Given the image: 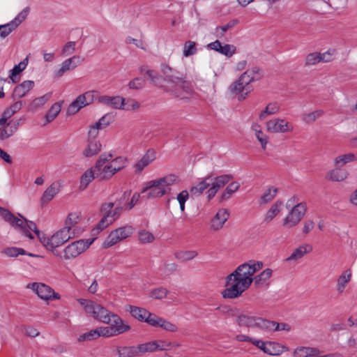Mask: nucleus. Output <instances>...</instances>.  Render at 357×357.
Listing matches in <instances>:
<instances>
[{
	"instance_id": "obj_49",
	"label": "nucleus",
	"mask_w": 357,
	"mask_h": 357,
	"mask_svg": "<svg viewBox=\"0 0 357 357\" xmlns=\"http://www.w3.org/2000/svg\"><path fill=\"white\" fill-rule=\"evenodd\" d=\"M27 61L28 59L26 58L24 61L19 63L18 65H15L14 68L10 70L9 78L13 83H16L19 81L16 79V75L25 69L27 65Z\"/></svg>"
},
{
	"instance_id": "obj_16",
	"label": "nucleus",
	"mask_w": 357,
	"mask_h": 357,
	"mask_svg": "<svg viewBox=\"0 0 357 357\" xmlns=\"http://www.w3.org/2000/svg\"><path fill=\"white\" fill-rule=\"evenodd\" d=\"M109 321L104 324L110 325L116 335L123 334L131 329L128 323L123 320L118 314L111 312L109 316Z\"/></svg>"
},
{
	"instance_id": "obj_50",
	"label": "nucleus",
	"mask_w": 357,
	"mask_h": 357,
	"mask_svg": "<svg viewBox=\"0 0 357 357\" xmlns=\"http://www.w3.org/2000/svg\"><path fill=\"white\" fill-rule=\"evenodd\" d=\"M52 97V93L49 92L40 97L35 98L30 104L31 109H37L43 106Z\"/></svg>"
},
{
	"instance_id": "obj_64",
	"label": "nucleus",
	"mask_w": 357,
	"mask_h": 357,
	"mask_svg": "<svg viewBox=\"0 0 357 357\" xmlns=\"http://www.w3.org/2000/svg\"><path fill=\"white\" fill-rule=\"evenodd\" d=\"M145 83V80L142 77H135L130 81L128 86L131 89H141L144 86Z\"/></svg>"
},
{
	"instance_id": "obj_40",
	"label": "nucleus",
	"mask_w": 357,
	"mask_h": 357,
	"mask_svg": "<svg viewBox=\"0 0 357 357\" xmlns=\"http://www.w3.org/2000/svg\"><path fill=\"white\" fill-rule=\"evenodd\" d=\"M240 186V183L238 182L230 183L220 195V202H224L229 199L231 197L232 194L239 189Z\"/></svg>"
},
{
	"instance_id": "obj_22",
	"label": "nucleus",
	"mask_w": 357,
	"mask_h": 357,
	"mask_svg": "<svg viewBox=\"0 0 357 357\" xmlns=\"http://www.w3.org/2000/svg\"><path fill=\"white\" fill-rule=\"evenodd\" d=\"M208 47L228 57H231L236 52L235 46L229 44L222 45V43L218 40L209 43Z\"/></svg>"
},
{
	"instance_id": "obj_38",
	"label": "nucleus",
	"mask_w": 357,
	"mask_h": 357,
	"mask_svg": "<svg viewBox=\"0 0 357 357\" xmlns=\"http://www.w3.org/2000/svg\"><path fill=\"white\" fill-rule=\"evenodd\" d=\"M284 347L277 342H266L264 353L271 356H278L283 352Z\"/></svg>"
},
{
	"instance_id": "obj_30",
	"label": "nucleus",
	"mask_w": 357,
	"mask_h": 357,
	"mask_svg": "<svg viewBox=\"0 0 357 357\" xmlns=\"http://www.w3.org/2000/svg\"><path fill=\"white\" fill-rule=\"evenodd\" d=\"M0 215L13 227L17 228V226H21L22 224L20 218L15 216L9 210L5 208L0 207Z\"/></svg>"
},
{
	"instance_id": "obj_29",
	"label": "nucleus",
	"mask_w": 357,
	"mask_h": 357,
	"mask_svg": "<svg viewBox=\"0 0 357 357\" xmlns=\"http://www.w3.org/2000/svg\"><path fill=\"white\" fill-rule=\"evenodd\" d=\"M319 354L318 349L310 347H298L292 353L294 357H312Z\"/></svg>"
},
{
	"instance_id": "obj_27",
	"label": "nucleus",
	"mask_w": 357,
	"mask_h": 357,
	"mask_svg": "<svg viewBox=\"0 0 357 357\" xmlns=\"http://www.w3.org/2000/svg\"><path fill=\"white\" fill-rule=\"evenodd\" d=\"M60 184L57 182L52 183L43 192L40 201L42 204L50 202L60 191Z\"/></svg>"
},
{
	"instance_id": "obj_56",
	"label": "nucleus",
	"mask_w": 357,
	"mask_h": 357,
	"mask_svg": "<svg viewBox=\"0 0 357 357\" xmlns=\"http://www.w3.org/2000/svg\"><path fill=\"white\" fill-rule=\"evenodd\" d=\"M238 21L237 20H233L229 21L227 24L223 26H218L215 28V33L217 36L222 37L225 32H227L229 29L234 27L236 24H237Z\"/></svg>"
},
{
	"instance_id": "obj_63",
	"label": "nucleus",
	"mask_w": 357,
	"mask_h": 357,
	"mask_svg": "<svg viewBox=\"0 0 357 357\" xmlns=\"http://www.w3.org/2000/svg\"><path fill=\"white\" fill-rule=\"evenodd\" d=\"M29 13V8L26 7L24 8L11 22L15 24V26H18L26 18Z\"/></svg>"
},
{
	"instance_id": "obj_57",
	"label": "nucleus",
	"mask_w": 357,
	"mask_h": 357,
	"mask_svg": "<svg viewBox=\"0 0 357 357\" xmlns=\"http://www.w3.org/2000/svg\"><path fill=\"white\" fill-rule=\"evenodd\" d=\"M100 337V333H98V328L91 330L89 332L84 333L79 335L78 337L79 342H83V341H91L96 340Z\"/></svg>"
},
{
	"instance_id": "obj_14",
	"label": "nucleus",
	"mask_w": 357,
	"mask_h": 357,
	"mask_svg": "<svg viewBox=\"0 0 357 357\" xmlns=\"http://www.w3.org/2000/svg\"><path fill=\"white\" fill-rule=\"evenodd\" d=\"M266 130L272 133H286L291 132L294 126L284 119H273L266 123Z\"/></svg>"
},
{
	"instance_id": "obj_48",
	"label": "nucleus",
	"mask_w": 357,
	"mask_h": 357,
	"mask_svg": "<svg viewBox=\"0 0 357 357\" xmlns=\"http://www.w3.org/2000/svg\"><path fill=\"white\" fill-rule=\"evenodd\" d=\"M2 253L5 254L6 256L9 257H16L20 255H27L26 252L20 248L15 247H9L3 250ZM28 255L34 257L35 255L33 254H28Z\"/></svg>"
},
{
	"instance_id": "obj_53",
	"label": "nucleus",
	"mask_w": 357,
	"mask_h": 357,
	"mask_svg": "<svg viewBox=\"0 0 357 357\" xmlns=\"http://www.w3.org/2000/svg\"><path fill=\"white\" fill-rule=\"evenodd\" d=\"M17 27L11 21L7 24L0 25V38H6Z\"/></svg>"
},
{
	"instance_id": "obj_19",
	"label": "nucleus",
	"mask_w": 357,
	"mask_h": 357,
	"mask_svg": "<svg viewBox=\"0 0 357 357\" xmlns=\"http://www.w3.org/2000/svg\"><path fill=\"white\" fill-rule=\"evenodd\" d=\"M84 61L79 55H75L69 59L63 61L61 65V68L55 72V77H61L68 71L75 69L77 66L80 65Z\"/></svg>"
},
{
	"instance_id": "obj_34",
	"label": "nucleus",
	"mask_w": 357,
	"mask_h": 357,
	"mask_svg": "<svg viewBox=\"0 0 357 357\" xmlns=\"http://www.w3.org/2000/svg\"><path fill=\"white\" fill-rule=\"evenodd\" d=\"M351 279V271L347 269L344 271L337 278L336 289L338 293L341 294L344 291L346 286Z\"/></svg>"
},
{
	"instance_id": "obj_2",
	"label": "nucleus",
	"mask_w": 357,
	"mask_h": 357,
	"mask_svg": "<svg viewBox=\"0 0 357 357\" xmlns=\"http://www.w3.org/2000/svg\"><path fill=\"white\" fill-rule=\"evenodd\" d=\"M161 72L164 80L170 84L172 92L181 99L188 98L192 93L190 81L185 80L184 75L166 64L161 65Z\"/></svg>"
},
{
	"instance_id": "obj_25",
	"label": "nucleus",
	"mask_w": 357,
	"mask_h": 357,
	"mask_svg": "<svg viewBox=\"0 0 357 357\" xmlns=\"http://www.w3.org/2000/svg\"><path fill=\"white\" fill-rule=\"evenodd\" d=\"M155 158V151L149 149L143 157L135 165V172L140 173L146 166H148Z\"/></svg>"
},
{
	"instance_id": "obj_13",
	"label": "nucleus",
	"mask_w": 357,
	"mask_h": 357,
	"mask_svg": "<svg viewBox=\"0 0 357 357\" xmlns=\"http://www.w3.org/2000/svg\"><path fill=\"white\" fill-rule=\"evenodd\" d=\"M233 178L234 176L231 174H222L213 178L211 176V178L208 180L211 183V188L206 192L208 201L211 200L218 190Z\"/></svg>"
},
{
	"instance_id": "obj_35",
	"label": "nucleus",
	"mask_w": 357,
	"mask_h": 357,
	"mask_svg": "<svg viewBox=\"0 0 357 357\" xmlns=\"http://www.w3.org/2000/svg\"><path fill=\"white\" fill-rule=\"evenodd\" d=\"M291 330V327L289 324L285 323H278L273 321H269L266 319L265 331H289Z\"/></svg>"
},
{
	"instance_id": "obj_24",
	"label": "nucleus",
	"mask_w": 357,
	"mask_h": 357,
	"mask_svg": "<svg viewBox=\"0 0 357 357\" xmlns=\"http://www.w3.org/2000/svg\"><path fill=\"white\" fill-rule=\"evenodd\" d=\"M211 178V175H208L202 179L201 181L192 185L190 188V193L192 197H197L200 196L204 190H206L211 185L208 181Z\"/></svg>"
},
{
	"instance_id": "obj_52",
	"label": "nucleus",
	"mask_w": 357,
	"mask_h": 357,
	"mask_svg": "<svg viewBox=\"0 0 357 357\" xmlns=\"http://www.w3.org/2000/svg\"><path fill=\"white\" fill-rule=\"evenodd\" d=\"M278 192V189L274 187H271L268 188L264 193L261 197V203L266 204L271 201H272L274 197L276 196Z\"/></svg>"
},
{
	"instance_id": "obj_37",
	"label": "nucleus",
	"mask_w": 357,
	"mask_h": 357,
	"mask_svg": "<svg viewBox=\"0 0 357 357\" xmlns=\"http://www.w3.org/2000/svg\"><path fill=\"white\" fill-rule=\"evenodd\" d=\"M198 253L195 250H181L174 253L176 259L181 262H187L195 258Z\"/></svg>"
},
{
	"instance_id": "obj_31",
	"label": "nucleus",
	"mask_w": 357,
	"mask_h": 357,
	"mask_svg": "<svg viewBox=\"0 0 357 357\" xmlns=\"http://www.w3.org/2000/svg\"><path fill=\"white\" fill-rule=\"evenodd\" d=\"M312 250V246L309 244H303L296 248L286 259L287 261H297L304 257L307 253Z\"/></svg>"
},
{
	"instance_id": "obj_47",
	"label": "nucleus",
	"mask_w": 357,
	"mask_h": 357,
	"mask_svg": "<svg viewBox=\"0 0 357 357\" xmlns=\"http://www.w3.org/2000/svg\"><path fill=\"white\" fill-rule=\"evenodd\" d=\"M222 315L227 317H236L238 319V315L240 314V310L237 307H232L229 305H222L217 307Z\"/></svg>"
},
{
	"instance_id": "obj_54",
	"label": "nucleus",
	"mask_w": 357,
	"mask_h": 357,
	"mask_svg": "<svg viewBox=\"0 0 357 357\" xmlns=\"http://www.w3.org/2000/svg\"><path fill=\"white\" fill-rule=\"evenodd\" d=\"M169 291L163 287H160L152 289L149 293V296L153 299L161 300L167 296Z\"/></svg>"
},
{
	"instance_id": "obj_42",
	"label": "nucleus",
	"mask_w": 357,
	"mask_h": 357,
	"mask_svg": "<svg viewBox=\"0 0 357 357\" xmlns=\"http://www.w3.org/2000/svg\"><path fill=\"white\" fill-rule=\"evenodd\" d=\"M283 202L281 201H277L273 204L269 210L267 211L264 216V221L265 222H270L280 212V206L282 205Z\"/></svg>"
},
{
	"instance_id": "obj_26",
	"label": "nucleus",
	"mask_w": 357,
	"mask_h": 357,
	"mask_svg": "<svg viewBox=\"0 0 357 357\" xmlns=\"http://www.w3.org/2000/svg\"><path fill=\"white\" fill-rule=\"evenodd\" d=\"M348 175L347 171L342 169L339 167H336L335 169L328 172L325 178L331 181L340 182L345 180Z\"/></svg>"
},
{
	"instance_id": "obj_7",
	"label": "nucleus",
	"mask_w": 357,
	"mask_h": 357,
	"mask_svg": "<svg viewBox=\"0 0 357 357\" xmlns=\"http://www.w3.org/2000/svg\"><path fill=\"white\" fill-rule=\"evenodd\" d=\"M93 241L91 239H82L70 243L63 250V259L69 260L78 257L89 248Z\"/></svg>"
},
{
	"instance_id": "obj_39",
	"label": "nucleus",
	"mask_w": 357,
	"mask_h": 357,
	"mask_svg": "<svg viewBox=\"0 0 357 357\" xmlns=\"http://www.w3.org/2000/svg\"><path fill=\"white\" fill-rule=\"evenodd\" d=\"M127 310L130 312L134 318L141 321H144L146 316L148 314V310L146 309L132 305H128Z\"/></svg>"
},
{
	"instance_id": "obj_43",
	"label": "nucleus",
	"mask_w": 357,
	"mask_h": 357,
	"mask_svg": "<svg viewBox=\"0 0 357 357\" xmlns=\"http://www.w3.org/2000/svg\"><path fill=\"white\" fill-rule=\"evenodd\" d=\"M323 109H317L312 112L304 114L302 116V120L307 124H312L317 121L319 118L324 114Z\"/></svg>"
},
{
	"instance_id": "obj_1",
	"label": "nucleus",
	"mask_w": 357,
	"mask_h": 357,
	"mask_svg": "<svg viewBox=\"0 0 357 357\" xmlns=\"http://www.w3.org/2000/svg\"><path fill=\"white\" fill-rule=\"evenodd\" d=\"M264 266L262 261L250 260L238 266L226 278L227 288L222 292L224 298H236L242 295L252 282L257 287H261L268 283L273 274L272 269L268 268L261 273L253 276Z\"/></svg>"
},
{
	"instance_id": "obj_9",
	"label": "nucleus",
	"mask_w": 357,
	"mask_h": 357,
	"mask_svg": "<svg viewBox=\"0 0 357 357\" xmlns=\"http://www.w3.org/2000/svg\"><path fill=\"white\" fill-rule=\"evenodd\" d=\"M133 233L131 226H125L113 230L104 241L102 246L108 248L116 244L118 242L129 237Z\"/></svg>"
},
{
	"instance_id": "obj_55",
	"label": "nucleus",
	"mask_w": 357,
	"mask_h": 357,
	"mask_svg": "<svg viewBox=\"0 0 357 357\" xmlns=\"http://www.w3.org/2000/svg\"><path fill=\"white\" fill-rule=\"evenodd\" d=\"M196 43L192 40H188L184 43L183 54L188 57L197 52Z\"/></svg>"
},
{
	"instance_id": "obj_61",
	"label": "nucleus",
	"mask_w": 357,
	"mask_h": 357,
	"mask_svg": "<svg viewBox=\"0 0 357 357\" xmlns=\"http://www.w3.org/2000/svg\"><path fill=\"white\" fill-rule=\"evenodd\" d=\"M140 104L134 99H125L122 107L120 109L135 110L139 107Z\"/></svg>"
},
{
	"instance_id": "obj_17",
	"label": "nucleus",
	"mask_w": 357,
	"mask_h": 357,
	"mask_svg": "<svg viewBox=\"0 0 357 357\" xmlns=\"http://www.w3.org/2000/svg\"><path fill=\"white\" fill-rule=\"evenodd\" d=\"M18 215L22 221V224L21 226H17V228L22 233V234L29 237L30 239H33L34 238L33 234L31 233V231H33L37 235L40 242H42V241H43V236H45L40 233L39 229H38L36 223L32 221H28L20 214Z\"/></svg>"
},
{
	"instance_id": "obj_44",
	"label": "nucleus",
	"mask_w": 357,
	"mask_h": 357,
	"mask_svg": "<svg viewBox=\"0 0 357 357\" xmlns=\"http://www.w3.org/2000/svg\"><path fill=\"white\" fill-rule=\"evenodd\" d=\"M280 105L277 102H271L265 108L264 110L261 111L259 115L260 120H264L266 116L272 115L278 113L280 111Z\"/></svg>"
},
{
	"instance_id": "obj_28",
	"label": "nucleus",
	"mask_w": 357,
	"mask_h": 357,
	"mask_svg": "<svg viewBox=\"0 0 357 357\" xmlns=\"http://www.w3.org/2000/svg\"><path fill=\"white\" fill-rule=\"evenodd\" d=\"M172 342H166L162 340L151 341L144 343L145 352H154L157 350H167L168 347L172 346Z\"/></svg>"
},
{
	"instance_id": "obj_3",
	"label": "nucleus",
	"mask_w": 357,
	"mask_h": 357,
	"mask_svg": "<svg viewBox=\"0 0 357 357\" xmlns=\"http://www.w3.org/2000/svg\"><path fill=\"white\" fill-rule=\"evenodd\" d=\"M178 181V178L175 174H169L149 181L145 183V186L141 190L142 199L149 200L160 198L169 193L170 186Z\"/></svg>"
},
{
	"instance_id": "obj_10",
	"label": "nucleus",
	"mask_w": 357,
	"mask_h": 357,
	"mask_svg": "<svg viewBox=\"0 0 357 357\" xmlns=\"http://www.w3.org/2000/svg\"><path fill=\"white\" fill-rule=\"evenodd\" d=\"M250 79L246 78L242 79V75L238 79L232 83L229 89L231 93L238 96V100H243L246 98L247 96L252 90V86H250Z\"/></svg>"
},
{
	"instance_id": "obj_45",
	"label": "nucleus",
	"mask_w": 357,
	"mask_h": 357,
	"mask_svg": "<svg viewBox=\"0 0 357 357\" xmlns=\"http://www.w3.org/2000/svg\"><path fill=\"white\" fill-rule=\"evenodd\" d=\"M61 104L60 102H57L53 104L45 114V117L47 123H50L54 121L61 112Z\"/></svg>"
},
{
	"instance_id": "obj_36",
	"label": "nucleus",
	"mask_w": 357,
	"mask_h": 357,
	"mask_svg": "<svg viewBox=\"0 0 357 357\" xmlns=\"http://www.w3.org/2000/svg\"><path fill=\"white\" fill-rule=\"evenodd\" d=\"M84 96H78L75 100L69 105L67 109V115H73L76 114L80 109L86 106L85 102H84Z\"/></svg>"
},
{
	"instance_id": "obj_21",
	"label": "nucleus",
	"mask_w": 357,
	"mask_h": 357,
	"mask_svg": "<svg viewBox=\"0 0 357 357\" xmlns=\"http://www.w3.org/2000/svg\"><path fill=\"white\" fill-rule=\"evenodd\" d=\"M99 103L110 107L113 109H120L124 102V98L119 96H100L96 98Z\"/></svg>"
},
{
	"instance_id": "obj_5",
	"label": "nucleus",
	"mask_w": 357,
	"mask_h": 357,
	"mask_svg": "<svg viewBox=\"0 0 357 357\" xmlns=\"http://www.w3.org/2000/svg\"><path fill=\"white\" fill-rule=\"evenodd\" d=\"M77 301L84 307L85 312L90 314L93 319L102 323L109 321V316L112 312L101 305L91 300L78 298Z\"/></svg>"
},
{
	"instance_id": "obj_62",
	"label": "nucleus",
	"mask_w": 357,
	"mask_h": 357,
	"mask_svg": "<svg viewBox=\"0 0 357 357\" xmlns=\"http://www.w3.org/2000/svg\"><path fill=\"white\" fill-rule=\"evenodd\" d=\"M319 56V52H313L307 54L305 58V66H310L321 62Z\"/></svg>"
},
{
	"instance_id": "obj_32",
	"label": "nucleus",
	"mask_w": 357,
	"mask_h": 357,
	"mask_svg": "<svg viewBox=\"0 0 357 357\" xmlns=\"http://www.w3.org/2000/svg\"><path fill=\"white\" fill-rule=\"evenodd\" d=\"M102 149L100 142L98 140L88 139V145L83 152L85 157H92L97 155Z\"/></svg>"
},
{
	"instance_id": "obj_58",
	"label": "nucleus",
	"mask_w": 357,
	"mask_h": 357,
	"mask_svg": "<svg viewBox=\"0 0 357 357\" xmlns=\"http://www.w3.org/2000/svg\"><path fill=\"white\" fill-rule=\"evenodd\" d=\"M138 239L142 243H149L154 241L153 234L145 229H142L138 232Z\"/></svg>"
},
{
	"instance_id": "obj_59",
	"label": "nucleus",
	"mask_w": 357,
	"mask_h": 357,
	"mask_svg": "<svg viewBox=\"0 0 357 357\" xmlns=\"http://www.w3.org/2000/svg\"><path fill=\"white\" fill-rule=\"evenodd\" d=\"M80 220V218L78 213H70L68 214L64 227H68L70 231H72V227L75 225Z\"/></svg>"
},
{
	"instance_id": "obj_33",
	"label": "nucleus",
	"mask_w": 357,
	"mask_h": 357,
	"mask_svg": "<svg viewBox=\"0 0 357 357\" xmlns=\"http://www.w3.org/2000/svg\"><path fill=\"white\" fill-rule=\"evenodd\" d=\"M96 178V174L93 167L86 170L80 178L79 190H85L89 184Z\"/></svg>"
},
{
	"instance_id": "obj_12",
	"label": "nucleus",
	"mask_w": 357,
	"mask_h": 357,
	"mask_svg": "<svg viewBox=\"0 0 357 357\" xmlns=\"http://www.w3.org/2000/svg\"><path fill=\"white\" fill-rule=\"evenodd\" d=\"M68 227H64L51 237L43 236V241L49 242L51 247H59L75 236L74 231H70Z\"/></svg>"
},
{
	"instance_id": "obj_20",
	"label": "nucleus",
	"mask_w": 357,
	"mask_h": 357,
	"mask_svg": "<svg viewBox=\"0 0 357 357\" xmlns=\"http://www.w3.org/2000/svg\"><path fill=\"white\" fill-rule=\"evenodd\" d=\"M229 217V212L226 208H220L211 219L210 227L213 231H218L222 228L225 222Z\"/></svg>"
},
{
	"instance_id": "obj_11",
	"label": "nucleus",
	"mask_w": 357,
	"mask_h": 357,
	"mask_svg": "<svg viewBox=\"0 0 357 357\" xmlns=\"http://www.w3.org/2000/svg\"><path fill=\"white\" fill-rule=\"evenodd\" d=\"M266 319L259 317L251 316L245 313H240L236 319V324L240 327L258 328L265 331Z\"/></svg>"
},
{
	"instance_id": "obj_51",
	"label": "nucleus",
	"mask_w": 357,
	"mask_h": 357,
	"mask_svg": "<svg viewBox=\"0 0 357 357\" xmlns=\"http://www.w3.org/2000/svg\"><path fill=\"white\" fill-rule=\"evenodd\" d=\"M15 132L9 123L0 126V140H6L12 137Z\"/></svg>"
},
{
	"instance_id": "obj_8",
	"label": "nucleus",
	"mask_w": 357,
	"mask_h": 357,
	"mask_svg": "<svg viewBox=\"0 0 357 357\" xmlns=\"http://www.w3.org/2000/svg\"><path fill=\"white\" fill-rule=\"evenodd\" d=\"M306 204L303 202L294 206L283 220V226L291 228L296 226L306 213Z\"/></svg>"
},
{
	"instance_id": "obj_41",
	"label": "nucleus",
	"mask_w": 357,
	"mask_h": 357,
	"mask_svg": "<svg viewBox=\"0 0 357 357\" xmlns=\"http://www.w3.org/2000/svg\"><path fill=\"white\" fill-rule=\"evenodd\" d=\"M262 77L261 70L258 67H253L242 74V79H250V82L259 80Z\"/></svg>"
},
{
	"instance_id": "obj_6",
	"label": "nucleus",
	"mask_w": 357,
	"mask_h": 357,
	"mask_svg": "<svg viewBox=\"0 0 357 357\" xmlns=\"http://www.w3.org/2000/svg\"><path fill=\"white\" fill-rule=\"evenodd\" d=\"M114 204L105 203L101 206L100 212L102 215V218L96 225L94 230H97V232H100L109 225H111L116 218H118L122 211V207L117 206L112 210Z\"/></svg>"
},
{
	"instance_id": "obj_15",
	"label": "nucleus",
	"mask_w": 357,
	"mask_h": 357,
	"mask_svg": "<svg viewBox=\"0 0 357 357\" xmlns=\"http://www.w3.org/2000/svg\"><path fill=\"white\" fill-rule=\"evenodd\" d=\"M26 288L31 289L43 300L59 299V296L49 286L43 283L33 282L27 284Z\"/></svg>"
},
{
	"instance_id": "obj_4",
	"label": "nucleus",
	"mask_w": 357,
	"mask_h": 357,
	"mask_svg": "<svg viewBox=\"0 0 357 357\" xmlns=\"http://www.w3.org/2000/svg\"><path fill=\"white\" fill-rule=\"evenodd\" d=\"M113 158L111 153H102L93 166L96 174V178L100 181L110 179L116 173L121 170L120 167L107 163Z\"/></svg>"
},
{
	"instance_id": "obj_23",
	"label": "nucleus",
	"mask_w": 357,
	"mask_h": 357,
	"mask_svg": "<svg viewBox=\"0 0 357 357\" xmlns=\"http://www.w3.org/2000/svg\"><path fill=\"white\" fill-rule=\"evenodd\" d=\"M34 86V82L31 80L24 81L16 86L13 91L12 98L13 100L20 99L24 96Z\"/></svg>"
},
{
	"instance_id": "obj_60",
	"label": "nucleus",
	"mask_w": 357,
	"mask_h": 357,
	"mask_svg": "<svg viewBox=\"0 0 357 357\" xmlns=\"http://www.w3.org/2000/svg\"><path fill=\"white\" fill-rule=\"evenodd\" d=\"M162 318L159 317L155 314H152L148 311V314L146 316L144 322H146L151 326L158 327Z\"/></svg>"
},
{
	"instance_id": "obj_46",
	"label": "nucleus",
	"mask_w": 357,
	"mask_h": 357,
	"mask_svg": "<svg viewBox=\"0 0 357 357\" xmlns=\"http://www.w3.org/2000/svg\"><path fill=\"white\" fill-rule=\"evenodd\" d=\"M357 160V158L354 153H347L339 155L334 159V164L335 167H342L345 164Z\"/></svg>"
},
{
	"instance_id": "obj_18",
	"label": "nucleus",
	"mask_w": 357,
	"mask_h": 357,
	"mask_svg": "<svg viewBox=\"0 0 357 357\" xmlns=\"http://www.w3.org/2000/svg\"><path fill=\"white\" fill-rule=\"evenodd\" d=\"M116 353L118 357H138L146 354L144 343L137 346L117 347Z\"/></svg>"
}]
</instances>
